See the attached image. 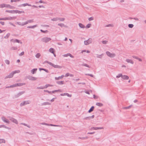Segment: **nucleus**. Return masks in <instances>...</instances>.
I'll list each match as a JSON object with an SVG mask.
<instances>
[{
  "label": "nucleus",
  "mask_w": 146,
  "mask_h": 146,
  "mask_svg": "<svg viewBox=\"0 0 146 146\" xmlns=\"http://www.w3.org/2000/svg\"><path fill=\"white\" fill-rule=\"evenodd\" d=\"M17 48L16 47H12L10 48V50H17Z\"/></svg>",
  "instance_id": "32"
},
{
  "label": "nucleus",
  "mask_w": 146,
  "mask_h": 146,
  "mask_svg": "<svg viewBox=\"0 0 146 146\" xmlns=\"http://www.w3.org/2000/svg\"><path fill=\"white\" fill-rule=\"evenodd\" d=\"M20 1V0H11V2H13L19 1Z\"/></svg>",
  "instance_id": "52"
},
{
  "label": "nucleus",
  "mask_w": 146,
  "mask_h": 146,
  "mask_svg": "<svg viewBox=\"0 0 146 146\" xmlns=\"http://www.w3.org/2000/svg\"><path fill=\"white\" fill-rule=\"evenodd\" d=\"M9 119L13 123L18 124V123L17 120L12 117H9Z\"/></svg>",
  "instance_id": "7"
},
{
  "label": "nucleus",
  "mask_w": 146,
  "mask_h": 146,
  "mask_svg": "<svg viewBox=\"0 0 146 146\" xmlns=\"http://www.w3.org/2000/svg\"><path fill=\"white\" fill-rule=\"evenodd\" d=\"M93 97L95 99H97L98 98V96L95 94L93 95Z\"/></svg>",
  "instance_id": "64"
},
{
  "label": "nucleus",
  "mask_w": 146,
  "mask_h": 146,
  "mask_svg": "<svg viewBox=\"0 0 146 146\" xmlns=\"http://www.w3.org/2000/svg\"><path fill=\"white\" fill-rule=\"evenodd\" d=\"M78 25L81 28L83 29L85 28V26L82 23H79Z\"/></svg>",
  "instance_id": "26"
},
{
  "label": "nucleus",
  "mask_w": 146,
  "mask_h": 146,
  "mask_svg": "<svg viewBox=\"0 0 146 146\" xmlns=\"http://www.w3.org/2000/svg\"><path fill=\"white\" fill-rule=\"evenodd\" d=\"M20 72V71L19 70H15L14 71H13L11 73H10L5 78V79H6L7 78H12L13 75L16 73H19Z\"/></svg>",
  "instance_id": "1"
},
{
  "label": "nucleus",
  "mask_w": 146,
  "mask_h": 146,
  "mask_svg": "<svg viewBox=\"0 0 146 146\" xmlns=\"http://www.w3.org/2000/svg\"><path fill=\"white\" fill-rule=\"evenodd\" d=\"M13 41V42H17L18 43H20L21 44L22 43V42H20V40L17 39H15V40H14L13 39H12L11 40V41Z\"/></svg>",
  "instance_id": "11"
},
{
  "label": "nucleus",
  "mask_w": 146,
  "mask_h": 146,
  "mask_svg": "<svg viewBox=\"0 0 146 146\" xmlns=\"http://www.w3.org/2000/svg\"><path fill=\"white\" fill-rule=\"evenodd\" d=\"M37 88L39 89H44V86H40L37 87Z\"/></svg>",
  "instance_id": "47"
},
{
  "label": "nucleus",
  "mask_w": 146,
  "mask_h": 146,
  "mask_svg": "<svg viewBox=\"0 0 146 146\" xmlns=\"http://www.w3.org/2000/svg\"><path fill=\"white\" fill-rule=\"evenodd\" d=\"M30 103V101H23L22 102H21L20 104V106H23L25 105H26L27 104H29Z\"/></svg>",
  "instance_id": "6"
},
{
  "label": "nucleus",
  "mask_w": 146,
  "mask_h": 146,
  "mask_svg": "<svg viewBox=\"0 0 146 146\" xmlns=\"http://www.w3.org/2000/svg\"><path fill=\"white\" fill-rule=\"evenodd\" d=\"M15 86H22L23 85H25L26 84L25 83H16L15 84Z\"/></svg>",
  "instance_id": "10"
},
{
  "label": "nucleus",
  "mask_w": 146,
  "mask_h": 146,
  "mask_svg": "<svg viewBox=\"0 0 146 146\" xmlns=\"http://www.w3.org/2000/svg\"><path fill=\"white\" fill-rule=\"evenodd\" d=\"M58 25L59 26L61 27H64L65 26L63 23H58Z\"/></svg>",
  "instance_id": "35"
},
{
  "label": "nucleus",
  "mask_w": 146,
  "mask_h": 146,
  "mask_svg": "<svg viewBox=\"0 0 146 146\" xmlns=\"http://www.w3.org/2000/svg\"><path fill=\"white\" fill-rule=\"evenodd\" d=\"M64 94H65V96H67L68 97H71L72 96V95L71 94L70 95L68 93H65Z\"/></svg>",
  "instance_id": "46"
},
{
  "label": "nucleus",
  "mask_w": 146,
  "mask_h": 146,
  "mask_svg": "<svg viewBox=\"0 0 146 146\" xmlns=\"http://www.w3.org/2000/svg\"><path fill=\"white\" fill-rule=\"evenodd\" d=\"M91 26V24H88L86 27V28H90Z\"/></svg>",
  "instance_id": "39"
},
{
  "label": "nucleus",
  "mask_w": 146,
  "mask_h": 146,
  "mask_svg": "<svg viewBox=\"0 0 146 146\" xmlns=\"http://www.w3.org/2000/svg\"><path fill=\"white\" fill-rule=\"evenodd\" d=\"M81 65L82 66H84L87 67L89 68H90L91 67L90 66H89V65L86 64H82Z\"/></svg>",
  "instance_id": "29"
},
{
  "label": "nucleus",
  "mask_w": 146,
  "mask_h": 146,
  "mask_svg": "<svg viewBox=\"0 0 146 146\" xmlns=\"http://www.w3.org/2000/svg\"><path fill=\"white\" fill-rule=\"evenodd\" d=\"M25 91H22L20 92L18 94H17V95L15 96V98H17L19 97V96L24 94L25 93Z\"/></svg>",
  "instance_id": "9"
},
{
  "label": "nucleus",
  "mask_w": 146,
  "mask_h": 146,
  "mask_svg": "<svg viewBox=\"0 0 146 146\" xmlns=\"http://www.w3.org/2000/svg\"><path fill=\"white\" fill-rule=\"evenodd\" d=\"M9 8L10 9H13L15 8V7L14 6H11V5H9Z\"/></svg>",
  "instance_id": "63"
},
{
  "label": "nucleus",
  "mask_w": 146,
  "mask_h": 146,
  "mask_svg": "<svg viewBox=\"0 0 146 146\" xmlns=\"http://www.w3.org/2000/svg\"><path fill=\"white\" fill-rule=\"evenodd\" d=\"M52 85H50V84H47L44 86V89L46 88L47 87L49 86H52Z\"/></svg>",
  "instance_id": "31"
},
{
  "label": "nucleus",
  "mask_w": 146,
  "mask_h": 146,
  "mask_svg": "<svg viewBox=\"0 0 146 146\" xmlns=\"http://www.w3.org/2000/svg\"><path fill=\"white\" fill-rule=\"evenodd\" d=\"M104 128L103 127H95V130H96L98 129H103Z\"/></svg>",
  "instance_id": "41"
},
{
  "label": "nucleus",
  "mask_w": 146,
  "mask_h": 146,
  "mask_svg": "<svg viewBox=\"0 0 146 146\" xmlns=\"http://www.w3.org/2000/svg\"><path fill=\"white\" fill-rule=\"evenodd\" d=\"M26 6H31V5H30V4H29L27 3H24V4H23L20 5H19L18 6L19 7H22V6L25 7Z\"/></svg>",
  "instance_id": "14"
},
{
  "label": "nucleus",
  "mask_w": 146,
  "mask_h": 146,
  "mask_svg": "<svg viewBox=\"0 0 146 146\" xmlns=\"http://www.w3.org/2000/svg\"><path fill=\"white\" fill-rule=\"evenodd\" d=\"M41 124L42 125H45L47 126H48V124L45 123H41Z\"/></svg>",
  "instance_id": "59"
},
{
  "label": "nucleus",
  "mask_w": 146,
  "mask_h": 146,
  "mask_svg": "<svg viewBox=\"0 0 146 146\" xmlns=\"http://www.w3.org/2000/svg\"><path fill=\"white\" fill-rule=\"evenodd\" d=\"M24 11H19L18 10H14V13H18L19 14L24 13Z\"/></svg>",
  "instance_id": "12"
},
{
  "label": "nucleus",
  "mask_w": 146,
  "mask_h": 146,
  "mask_svg": "<svg viewBox=\"0 0 146 146\" xmlns=\"http://www.w3.org/2000/svg\"><path fill=\"white\" fill-rule=\"evenodd\" d=\"M37 70V68H36L33 69L31 70V73L33 74H35L36 73Z\"/></svg>",
  "instance_id": "15"
},
{
  "label": "nucleus",
  "mask_w": 146,
  "mask_h": 146,
  "mask_svg": "<svg viewBox=\"0 0 146 146\" xmlns=\"http://www.w3.org/2000/svg\"><path fill=\"white\" fill-rule=\"evenodd\" d=\"M104 55L103 54H101L100 55H99V54H97V56L96 57L98 58H101Z\"/></svg>",
  "instance_id": "33"
},
{
  "label": "nucleus",
  "mask_w": 146,
  "mask_h": 146,
  "mask_svg": "<svg viewBox=\"0 0 146 146\" xmlns=\"http://www.w3.org/2000/svg\"><path fill=\"white\" fill-rule=\"evenodd\" d=\"M37 26V25H35L33 26H29L27 27L29 29H33L36 27Z\"/></svg>",
  "instance_id": "23"
},
{
  "label": "nucleus",
  "mask_w": 146,
  "mask_h": 146,
  "mask_svg": "<svg viewBox=\"0 0 146 146\" xmlns=\"http://www.w3.org/2000/svg\"><path fill=\"white\" fill-rule=\"evenodd\" d=\"M122 78L124 80H128L129 78V77L127 75H123L122 76Z\"/></svg>",
  "instance_id": "17"
},
{
  "label": "nucleus",
  "mask_w": 146,
  "mask_h": 146,
  "mask_svg": "<svg viewBox=\"0 0 146 146\" xmlns=\"http://www.w3.org/2000/svg\"><path fill=\"white\" fill-rule=\"evenodd\" d=\"M2 143H5V141L3 139H0V144Z\"/></svg>",
  "instance_id": "34"
},
{
  "label": "nucleus",
  "mask_w": 146,
  "mask_h": 146,
  "mask_svg": "<svg viewBox=\"0 0 146 146\" xmlns=\"http://www.w3.org/2000/svg\"><path fill=\"white\" fill-rule=\"evenodd\" d=\"M64 76V75H62L61 76H59L58 77H55V79L56 80H58L62 78Z\"/></svg>",
  "instance_id": "19"
},
{
  "label": "nucleus",
  "mask_w": 146,
  "mask_h": 146,
  "mask_svg": "<svg viewBox=\"0 0 146 146\" xmlns=\"http://www.w3.org/2000/svg\"><path fill=\"white\" fill-rule=\"evenodd\" d=\"M5 62L7 64L9 65L10 64V61L8 60H5Z\"/></svg>",
  "instance_id": "40"
},
{
  "label": "nucleus",
  "mask_w": 146,
  "mask_h": 146,
  "mask_svg": "<svg viewBox=\"0 0 146 146\" xmlns=\"http://www.w3.org/2000/svg\"><path fill=\"white\" fill-rule=\"evenodd\" d=\"M61 92V90L60 89H58V90H55L54 91H52L51 92L52 93H54L55 92Z\"/></svg>",
  "instance_id": "36"
},
{
  "label": "nucleus",
  "mask_w": 146,
  "mask_h": 146,
  "mask_svg": "<svg viewBox=\"0 0 146 146\" xmlns=\"http://www.w3.org/2000/svg\"><path fill=\"white\" fill-rule=\"evenodd\" d=\"M3 121L7 124H9L10 123V121L8 119L4 117H1Z\"/></svg>",
  "instance_id": "8"
},
{
  "label": "nucleus",
  "mask_w": 146,
  "mask_h": 146,
  "mask_svg": "<svg viewBox=\"0 0 146 146\" xmlns=\"http://www.w3.org/2000/svg\"><path fill=\"white\" fill-rule=\"evenodd\" d=\"M10 35V33H8L6 36L4 37L5 38L7 39L8 38Z\"/></svg>",
  "instance_id": "45"
},
{
  "label": "nucleus",
  "mask_w": 146,
  "mask_h": 146,
  "mask_svg": "<svg viewBox=\"0 0 146 146\" xmlns=\"http://www.w3.org/2000/svg\"><path fill=\"white\" fill-rule=\"evenodd\" d=\"M17 23L18 25L21 26H24L25 25H26L27 24V22H17Z\"/></svg>",
  "instance_id": "13"
},
{
  "label": "nucleus",
  "mask_w": 146,
  "mask_h": 146,
  "mask_svg": "<svg viewBox=\"0 0 146 146\" xmlns=\"http://www.w3.org/2000/svg\"><path fill=\"white\" fill-rule=\"evenodd\" d=\"M27 78L29 80L32 81H34L36 80L37 79L36 77H33L30 75H29L27 76Z\"/></svg>",
  "instance_id": "4"
},
{
  "label": "nucleus",
  "mask_w": 146,
  "mask_h": 146,
  "mask_svg": "<svg viewBox=\"0 0 146 146\" xmlns=\"http://www.w3.org/2000/svg\"><path fill=\"white\" fill-rule=\"evenodd\" d=\"M39 70L40 71H41V70H44V71H45L47 73H48V72H49V71H48V70H47L46 69L44 68H39Z\"/></svg>",
  "instance_id": "24"
},
{
  "label": "nucleus",
  "mask_w": 146,
  "mask_h": 146,
  "mask_svg": "<svg viewBox=\"0 0 146 146\" xmlns=\"http://www.w3.org/2000/svg\"><path fill=\"white\" fill-rule=\"evenodd\" d=\"M33 22V20H29L27 21L26 22H27V24H28L29 23H31Z\"/></svg>",
  "instance_id": "53"
},
{
  "label": "nucleus",
  "mask_w": 146,
  "mask_h": 146,
  "mask_svg": "<svg viewBox=\"0 0 146 146\" xmlns=\"http://www.w3.org/2000/svg\"><path fill=\"white\" fill-rule=\"evenodd\" d=\"M49 52L52 53L54 54L55 52L54 49L53 48H50L49 50Z\"/></svg>",
  "instance_id": "21"
},
{
  "label": "nucleus",
  "mask_w": 146,
  "mask_h": 146,
  "mask_svg": "<svg viewBox=\"0 0 146 146\" xmlns=\"http://www.w3.org/2000/svg\"><path fill=\"white\" fill-rule=\"evenodd\" d=\"M56 83L59 85H62L64 84V82L63 81H57Z\"/></svg>",
  "instance_id": "22"
},
{
  "label": "nucleus",
  "mask_w": 146,
  "mask_h": 146,
  "mask_svg": "<svg viewBox=\"0 0 146 146\" xmlns=\"http://www.w3.org/2000/svg\"><path fill=\"white\" fill-rule=\"evenodd\" d=\"M53 65H54L52 66L55 68H61L62 67V66H59L57 65H55L54 64H53Z\"/></svg>",
  "instance_id": "18"
},
{
  "label": "nucleus",
  "mask_w": 146,
  "mask_h": 146,
  "mask_svg": "<svg viewBox=\"0 0 146 146\" xmlns=\"http://www.w3.org/2000/svg\"><path fill=\"white\" fill-rule=\"evenodd\" d=\"M113 25L112 24H109L106 26L105 27H113Z\"/></svg>",
  "instance_id": "54"
},
{
  "label": "nucleus",
  "mask_w": 146,
  "mask_h": 146,
  "mask_svg": "<svg viewBox=\"0 0 146 146\" xmlns=\"http://www.w3.org/2000/svg\"><path fill=\"white\" fill-rule=\"evenodd\" d=\"M132 106V105H131L127 107H123L122 108V109H129Z\"/></svg>",
  "instance_id": "28"
},
{
  "label": "nucleus",
  "mask_w": 146,
  "mask_h": 146,
  "mask_svg": "<svg viewBox=\"0 0 146 146\" xmlns=\"http://www.w3.org/2000/svg\"><path fill=\"white\" fill-rule=\"evenodd\" d=\"M107 42L108 41L106 40H103L102 41V43L104 44H106L107 43Z\"/></svg>",
  "instance_id": "50"
},
{
  "label": "nucleus",
  "mask_w": 146,
  "mask_h": 146,
  "mask_svg": "<svg viewBox=\"0 0 146 146\" xmlns=\"http://www.w3.org/2000/svg\"><path fill=\"white\" fill-rule=\"evenodd\" d=\"M94 108V106H92L89 110L88 111V112L90 113L93 111Z\"/></svg>",
  "instance_id": "16"
},
{
  "label": "nucleus",
  "mask_w": 146,
  "mask_h": 146,
  "mask_svg": "<svg viewBox=\"0 0 146 146\" xmlns=\"http://www.w3.org/2000/svg\"><path fill=\"white\" fill-rule=\"evenodd\" d=\"M5 7V4L3 3L0 5V8H3V7Z\"/></svg>",
  "instance_id": "49"
},
{
  "label": "nucleus",
  "mask_w": 146,
  "mask_h": 146,
  "mask_svg": "<svg viewBox=\"0 0 146 146\" xmlns=\"http://www.w3.org/2000/svg\"><path fill=\"white\" fill-rule=\"evenodd\" d=\"M40 31L41 32L43 33H45L48 32V31L47 30L43 31L42 29H40Z\"/></svg>",
  "instance_id": "43"
},
{
  "label": "nucleus",
  "mask_w": 146,
  "mask_h": 146,
  "mask_svg": "<svg viewBox=\"0 0 146 146\" xmlns=\"http://www.w3.org/2000/svg\"><path fill=\"white\" fill-rule=\"evenodd\" d=\"M48 64L52 66H53V64L52 63V62H49Z\"/></svg>",
  "instance_id": "62"
},
{
  "label": "nucleus",
  "mask_w": 146,
  "mask_h": 146,
  "mask_svg": "<svg viewBox=\"0 0 146 146\" xmlns=\"http://www.w3.org/2000/svg\"><path fill=\"white\" fill-rule=\"evenodd\" d=\"M40 56V54L39 53H37L35 57L37 58H39Z\"/></svg>",
  "instance_id": "37"
},
{
  "label": "nucleus",
  "mask_w": 146,
  "mask_h": 146,
  "mask_svg": "<svg viewBox=\"0 0 146 146\" xmlns=\"http://www.w3.org/2000/svg\"><path fill=\"white\" fill-rule=\"evenodd\" d=\"M126 61L128 63H129L132 64H133V62L131 60V59H126Z\"/></svg>",
  "instance_id": "20"
},
{
  "label": "nucleus",
  "mask_w": 146,
  "mask_h": 146,
  "mask_svg": "<svg viewBox=\"0 0 146 146\" xmlns=\"http://www.w3.org/2000/svg\"><path fill=\"white\" fill-rule=\"evenodd\" d=\"M51 104L48 102H44L42 104V106H45L46 105H50Z\"/></svg>",
  "instance_id": "25"
},
{
  "label": "nucleus",
  "mask_w": 146,
  "mask_h": 146,
  "mask_svg": "<svg viewBox=\"0 0 146 146\" xmlns=\"http://www.w3.org/2000/svg\"><path fill=\"white\" fill-rule=\"evenodd\" d=\"M86 75H88L92 77H94V75L91 74H85Z\"/></svg>",
  "instance_id": "51"
},
{
  "label": "nucleus",
  "mask_w": 146,
  "mask_h": 146,
  "mask_svg": "<svg viewBox=\"0 0 146 146\" xmlns=\"http://www.w3.org/2000/svg\"><path fill=\"white\" fill-rule=\"evenodd\" d=\"M5 7L9 8V7L10 5L5 4Z\"/></svg>",
  "instance_id": "57"
},
{
  "label": "nucleus",
  "mask_w": 146,
  "mask_h": 146,
  "mask_svg": "<svg viewBox=\"0 0 146 146\" xmlns=\"http://www.w3.org/2000/svg\"><path fill=\"white\" fill-rule=\"evenodd\" d=\"M92 41L91 38H89L88 40L84 41V44L86 45H88L89 44L92 43Z\"/></svg>",
  "instance_id": "5"
},
{
  "label": "nucleus",
  "mask_w": 146,
  "mask_h": 146,
  "mask_svg": "<svg viewBox=\"0 0 146 146\" xmlns=\"http://www.w3.org/2000/svg\"><path fill=\"white\" fill-rule=\"evenodd\" d=\"M44 92H48V93L49 94H50L51 93V91H48V90H44Z\"/></svg>",
  "instance_id": "56"
},
{
  "label": "nucleus",
  "mask_w": 146,
  "mask_h": 146,
  "mask_svg": "<svg viewBox=\"0 0 146 146\" xmlns=\"http://www.w3.org/2000/svg\"><path fill=\"white\" fill-rule=\"evenodd\" d=\"M6 12H8L11 13H14V10H6L5 11Z\"/></svg>",
  "instance_id": "27"
},
{
  "label": "nucleus",
  "mask_w": 146,
  "mask_h": 146,
  "mask_svg": "<svg viewBox=\"0 0 146 146\" xmlns=\"http://www.w3.org/2000/svg\"><path fill=\"white\" fill-rule=\"evenodd\" d=\"M51 40V38L47 37L42 38L41 39V41L45 42H47Z\"/></svg>",
  "instance_id": "3"
},
{
  "label": "nucleus",
  "mask_w": 146,
  "mask_h": 146,
  "mask_svg": "<svg viewBox=\"0 0 146 146\" xmlns=\"http://www.w3.org/2000/svg\"><path fill=\"white\" fill-rule=\"evenodd\" d=\"M44 3V2L42 0H40L39 1V2H36V3Z\"/></svg>",
  "instance_id": "58"
},
{
  "label": "nucleus",
  "mask_w": 146,
  "mask_h": 146,
  "mask_svg": "<svg viewBox=\"0 0 146 146\" xmlns=\"http://www.w3.org/2000/svg\"><path fill=\"white\" fill-rule=\"evenodd\" d=\"M56 98V97H55V98H53L52 99H51L50 100L51 102H53L54 101V99H55Z\"/></svg>",
  "instance_id": "61"
},
{
  "label": "nucleus",
  "mask_w": 146,
  "mask_h": 146,
  "mask_svg": "<svg viewBox=\"0 0 146 146\" xmlns=\"http://www.w3.org/2000/svg\"><path fill=\"white\" fill-rule=\"evenodd\" d=\"M96 105L97 106H98L100 107H101L103 106V104L102 103H98V102L96 103Z\"/></svg>",
  "instance_id": "30"
},
{
  "label": "nucleus",
  "mask_w": 146,
  "mask_h": 146,
  "mask_svg": "<svg viewBox=\"0 0 146 146\" xmlns=\"http://www.w3.org/2000/svg\"><path fill=\"white\" fill-rule=\"evenodd\" d=\"M128 26L129 28H132L133 27L134 25L133 24H129Z\"/></svg>",
  "instance_id": "38"
},
{
  "label": "nucleus",
  "mask_w": 146,
  "mask_h": 146,
  "mask_svg": "<svg viewBox=\"0 0 146 146\" xmlns=\"http://www.w3.org/2000/svg\"><path fill=\"white\" fill-rule=\"evenodd\" d=\"M48 126H58L59 125H54L52 124H48Z\"/></svg>",
  "instance_id": "48"
},
{
  "label": "nucleus",
  "mask_w": 146,
  "mask_h": 146,
  "mask_svg": "<svg viewBox=\"0 0 146 146\" xmlns=\"http://www.w3.org/2000/svg\"><path fill=\"white\" fill-rule=\"evenodd\" d=\"M106 53L107 55L111 58H113L115 57L116 55L114 53H111L109 51H107Z\"/></svg>",
  "instance_id": "2"
},
{
  "label": "nucleus",
  "mask_w": 146,
  "mask_h": 146,
  "mask_svg": "<svg viewBox=\"0 0 146 146\" xmlns=\"http://www.w3.org/2000/svg\"><path fill=\"white\" fill-rule=\"evenodd\" d=\"M41 26L42 27H49V25H41Z\"/></svg>",
  "instance_id": "55"
},
{
  "label": "nucleus",
  "mask_w": 146,
  "mask_h": 146,
  "mask_svg": "<svg viewBox=\"0 0 146 146\" xmlns=\"http://www.w3.org/2000/svg\"><path fill=\"white\" fill-rule=\"evenodd\" d=\"M122 76L123 75L121 74H118V75L116 76V78H118L120 77H121L122 78Z\"/></svg>",
  "instance_id": "44"
},
{
  "label": "nucleus",
  "mask_w": 146,
  "mask_h": 146,
  "mask_svg": "<svg viewBox=\"0 0 146 146\" xmlns=\"http://www.w3.org/2000/svg\"><path fill=\"white\" fill-rule=\"evenodd\" d=\"M88 138L89 137H88L86 136V137H79V138L82 139H88Z\"/></svg>",
  "instance_id": "42"
},
{
  "label": "nucleus",
  "mask_w": 146,
  "mask_h": 146,
  "mask_svg": "<svg viewBox=\"0 0 146 146\" xmlns=\"http://www.w3.org/2000/svg\"><path fill=\"white\" fill-rule=\"evenodd\" d=\"M24 54V51H23L21 53H20L19 54V56H21L23 55Z\"/></svg>",
  "instance_id": "60"
}]
</instances>
